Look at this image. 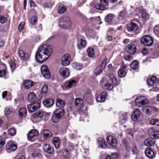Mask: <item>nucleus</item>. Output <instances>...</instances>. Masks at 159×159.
<instances>
[{
	"instance_id": "nucleus-1",
	"label": "nucleus",
	"mask_w": 159,
	"mask_h": 159,
	"mask_svg": "<svg viewBox=\"0 0 159 159\" xmlns=\"http://www.w3.org/2000/svg\"><path fill=\"white\" fill-rule=\"evenodd\" d=\"M52 53V48L50 45L47 44L41 45L36 53V59L39 63H43L49 57Z\"/></svg>"
},
{
	"instance_id": "nucleus-2",
	"label": "nucleus",
	"mask_w": 159,
	"mask_h": 159,
	"mask_svg": "<svg viewBox=\"0 0 159 159\" xmlns=\"http://www.w3.org/2000/svg\"><path fill=\"white\" fill-rule=\"evenodd\" d=\"M59 25L61 28L63 29L69 28L71 25V22L69 17L65 16L60 18L59 21Z\"/></svg>"
},
{
	"instance_id": "nucleus-3",
	"label": "nucleus",
	"mask_w": 159,
	"mask_h": 159,
	"mask_svg": "<svg viewBox=\"0 0 159 159\" xmlns=\"http://www.w3.org/2000/svg\"><path fill=\"white\" fill-rule=\"evenodd\" d=\"M65 112V110L63 108H59L56 110L52 117V122L55 123L58 122L60 118L64 115Z\"/></svg>"
},
{
	"instance_id": "nucleus-4",
	"label": "nucleus",
	"mask_w": 159,
	"mask_h": 159,
	"mask_svg": "<svg viewBox=\"0 0 159 159\" xmlns=\"http://www.w3.org/2000/svg\"><path fill=\"white\" fill-rule=\"evenodd\" d=\"M135 102L137 106L141 107L148 103L149 101L145 97L140 96L136 99Z\"/></svg>"
},
{
	"instance_id": "nucleus-5",
	"label": "nucleus",
	"mask_w": 159,
	"mask_h": 159,
	"mask_svg": "<svg viewBox=\"0 0 159 159\" xmlns=\"http://www.w3.org/2000/svg\"><path fill=\"white\" fill-rule=\"evenodd\" d=\"M141 43L147 46H151L153 43L152 38L149 35L143 36L140 40Z\"/></svg>"
},
{
	"instance_id": "nucleus-6",
	"label": "nucleus",
	"mask_w": 159,
	"mask_h": 159,
	"mask_svg": "<svg viewBox=\"0 0 159 159\" xmlns=\"http://www.w3.org/2000/svg\"><path fill=\"white\" fill-rule=\"evenodd\" d=\"M52 135V133L50 131L48 130L45 129L41 132L40 139L41 141H44L51 137Z\"/></svg>"
},
{
	"instance_id": "nucleus-7",
	"label": "nucleus",
	"mask_w": 159,
	"mask_h": 159,
	"mask_svg": "<svg viewBox=\"0 0 159 159\" xmlns=\"http://www.w3.org/2000/svg\"><path fill=\"white\" fill-rule=\"evenodd\" d=\"M83 103V100L82 99L79 98H76L75 100V104L76 106H81L79 109L78 111L84 112L85 111L87 110L88 108L86 106H84L82 105Z\"/></svg>"
},
{
	"instance_id": "nucleus-8",
	"label": "nucleus",
	"mask_w": 159,
	"mask_h": 159,
	"mask_svg": "<svg viewBox=\"0 0 159 159\" xmlns=\"http://www.w3.org/2000/svg\"><path fill=\"white\" fill-rule=\"evenodd\" d=\"M41 71L43 76L45 78L48 79L50 78V73L48 68L46 65H43L41 66Z\"/></svg>"
},
{
	"instance_id": "nucleus-9",
	"label": "nucleus",
	"mask_w": 159,
	"mask_h": 159,
	"mask_svg": "<svg viewBox=\"0 0 159 159\" xmlns=\"http://www.w3.org/2000/svg\"><path fill=\"white\" fill-rule=\"evenodd\" d=\"M17 148V146L15 143L12 140L8 141L6 145V149L8 152L14 151Z\"/></svg>"
},
{
	"instance_id": "nucleus-10",
	"label": "nucleus",
	"mask_w": 159,
	"mask_h": 159,
	"mask_svg": "<svg viewBox=\"0 0 159 159\" xmlns=\"http://www.w3.org/2000/svg\"><path fill=\"white\" fill-rule=\"evenodd\" d=\"M148 133L150 137L154 139L159 138V131L156 130L153 128H150L148 129Z\"/></svg>"
},
{
	"instance_id": "nucleus-11",
	"label": "nucleus",
	"mask_w": 159,
	"mask_h": 159,
	"mask_svg": "<svg viewBox=\"0 0 159 159\" xmlns=\"http://www.w3.org/2000/svg\"><path fill=\"white\" fill-rule=\"evenodd\" d=\"M59 72L60 75L65 78L68 77L70 75L69 70L66 67H64L60 68Z\"/></svg>"
},
{
	"instance_id": "nucleus-12",
	"label": "nucleus",
	"mask_w": 159,
	"mask_h": 159,
	"mask_svg": "<svg viewBox=\"0 0 159 159\" xmlns=\"http://www.w3.org/2000/svg\"><path fill=\"white\" fill-rule=\"evenodd\" d=\"M140 111L139 109H137L131 116V118L134 121L141 120Z\"/></svg>"
},
{
	"instance_id": "nucleus-13",
	"label": "nucleus",
	"mask_w": 159,
	"mask_h": 159,
	"mask_svg": "<svg viewBox=\"0 0 159 159\" xmlns=\"http://www.w3.org/2000/svg\"><path fill=\"white\" fill-rule=\"evenodd\" d=\"M70 56L68 54H66L62 57V64L64 66H67L70 64Z\"/></svg>"
},
{
	"instance_id": "nucleus-14",
	"label": "nucleus",
	"mask_w": 159,
	"mask_h": 159,
	"mask_svg": "<svg viewBox=\"0 0 159 159\" xmlns=\"http://www.w3.org/2000/svg\"><path fill=\"white\" fill-rule=\"evenodd\" d=\"M108 143L111 146H115L117 144V141L116 139L113 136L109 135L107 138Z\"/></svg>"
},
{
	"instance_id": "nucleus-15",
	"label": "nucleus",
	"mask_w": 159,
	"mask_h": 159,
	"mask_svg": "<svg viewBox=\"0 0 159 159\" xmlns=\"http://www.w3.org/2000/svg\"><path fill=\"white\" fill-rule=\"evenodd\" d=\"M39 134L38 131L35 129H32L27 134L28 139L31 140Z\"/></svg>"
},
{
	"instance_id": "nucleus-16",
	"label": "nucleus",
	"mask_w": 159,
	"mask_h": 159,
	"mask_svg": "<svg viewBox=\"0 0 159 159\" xmlns=\"http://www.w3.org/2000/svg\"><path fill=\"white\" fill-rule=\"evenodd\" d=\"M126 50L129 53L133 54L136 51L137 48L134 44H130L127 46L126 48Z\"/></svg>"
},
{
	"instance_id": "nucleus-17",
	"label": "nucleus",
	"mask_w": 159,
	"mask_h": 159,
	"mask_svg": "<svg viewBox=\"0 0 159 159\" xmlns=\"http://www.w3.org/2000/svg\"><path fill=\"white\" fill-rule=\"evenodd\" d=\"M146 156L150 159L153 158L155 155L152 150L150 147L147 148L145 151Z\"/></svg>"
},
{
	"instance_id": "nucleus-18",
	"label": "nucleus",
	"mask_w": 159,
	"mask_h": 159,
	"mask_svg": "<svg viewBox=\"0 0 159 159\" xmlns=\"http://www.w3.org/2000/svg\"><path fill=\"white\" fill-rule=\"evenodd\" d=\"M157 108L154 107L146 106L142 108L143 112L147 114L150 113L152 111H156Z\"/></svg>"
},
{
	"instance_id": "nucleus-19",
	"label": "nucleus",
	"mask_w": 159,
	"mask_h": 159,
	"mask_svg": "<svg viewBox=\"0 0 159 159\" xmlns=\"http://www.w3.org/2000/svg\"><path fill=\"white\" fill-rule=\"evenodd\" d=\"M18 55L20 58L23 60L27 61L29 59V56L28 54L22 50L19 51Z\"/></svg>"
},
{
	"instance_id": "nucleus-20",
	"label": "nucleus",
	"mask_w": 159,
	"mask_h": 159,
	"mask_svg": "<svg viewBox=\"0 0 159 159\" xmlns=\"http://www.w3.org/2000/svg\"><path fill=\"white\" fill-rule=\"evenodd\" d=\"M43 148L45 151L47 152L50 154H52L54 151L53 148L50 147L49 145L47 143L44 144Z\"/></svg>"
},
{
	"instance_id": "nucleus-21",
	"label": "nucleus",
	"mask_w": 159,
	"mask_h": 159,
	"mask_svg": "<svg viewBox=\"0 0 159 159\" xmlns=\"http://www.w3.org/2000/svg\"><path fill=\"white\" fill-rule=\"evenodd\" d=\"M107 93L104 92L98 95L97 98V100L99 102H102L106 100V96Z\"/></svg>"
},
{
	"instance_id": "nucleus-22",
	"label": "nucleus",
	"mask_w": 159,
	"mask_h": 159,
	"mask_svg": "<svg viewBox=\"0 0 159 159\" xmlns=\"http://www.w3.org/2000/svg\"><path fill=\"white\" fill-rule=\"evenodd\" d=\"M97 140L98 144L102 148L104 149L107 147V143L103 138H99Z\"/></svg>"
},
{
	"instance_id": "nucleus-23",
	"label": "nucleus",
	"mask_w": 159,
	"mask_h": 159,
	"mask_svg": "<svg viewBox=\"0 0 159 159\" xmlns=\"http://www.w3.org/2000/svg\"><path fill=\"white\" fill-rule=\"evenodd\" d=\"M144 143L146 146H152L154 145L155 141L154 139L151 137L145 140L144 142Z\"/></svg>"
},
{
	"instance_id": "nucleus-24",
	"label": "nucleus",
	"mask_w": 159,
	"mask_h": 159,
	"mask_svg": "<svg viewBox=\"0 0 159 159\" xmlns=\"http://www.w3.org/2000/svg\"><path fill=\"white\" fill-rule=\"evenodd\" d=\"M76 81L73 80H71L66 81L65 84V86L66 88H70L75 85Z\"/></svg>"
},
{
	"instance_id": "nucleus-25",
	"label": "nucleus",
	"mask_w": 159,
	"mask_h": 159,
	"mask_svg": "<svg viewBox=\"0 0 159 159\" xmlns=\"http://www.w3.org/2000/svg\"><path fill=\"white\" fill-rule=\"evenodd\" d=\"M54 103L53 100L52 98H48L43 101V104L47 107L52 106Z\"/></svg>"
},
{
	"instance_id": "nucleus-26",
	"label": "nucleus",
	"mask_w": 159,
	"mask_h": 159,
	"mask_svg": "<svg viewBox=\"0 0 159 159\" xmlns=\"http://www.w3.org/2000/svg\"><path fill=\"white\" fill-rule=\"evenodd\" d=\"M23 83L24 87L26 89H30L34 85V84L33 82L28 80H25L24 82Z\"/></svg>"
},
{
	"instance_id": "nucleus-27",
	"label": "nucleus",
	"mask_w": 159,
	"mask_h": 159,
	"mask_svg": "<svg viewBox=\"0 0 159 159\" xmlns=\"http://www.w3.org/2000/svg\"><path fill=\"white\" fill-rule=\"evenodd\" d=\"M53 143L56 148H58L60 146V141L59 138L58 137H54L52 140Z\"/></svg>"
},
{
	"instance_id": "nucleus-28",
	"label": "nucleus",
	"mask_w": 159,
	"mask_h": 159,
	"mask_svg": "<svg viewBox=\"0 0 159 159\" xmlns=\"http://www.w3.org/2000/svg\"><path fill=\"white\" fill-rule=\"evenodd\" d=\"M102 83V86H104L106 87L107 89L108 90H111L113 88V86L111 84L109 83L106 80L102 82V80L101 81Z\"/></svg>"
},
{
	"instance_id": "nucleus-29",
	"label": "nucleus",
	"mask_w": 159,
	"mask_h": 159,
	"mask_svg": "<svg viewBox=\"0 0 159 159\" xmlns=\"http://www.w3.org/2000/svg\"><path fill=\"white\" fill-rule=\"evenodd\" d=\"M66 102L59 98H57V99L56 105L58 107L61 108L63 107L66 104Z\"/></svg>"
},
{
	"instance_id": "nucleus-30",
	"label": "nucleus",
	"mask_w": 159,
	"mask_h": 159,
	"mask_svg": "<svg viewBox=\"0 0 159 159\" xmlns=\"http://www.w3.org/2000/svg\"><path fill=\"white\" fill-rule=\"evenodd\" d=\"M46 114V113L45 112L41 110L36 111L35 113L33 115V116L35 118H37V117L41 118L43 116L45 115Z\"/></svg>"
},
{
	"instance_id": "nucleus-31",
	"label": "nucleus",
	"mask_w": 159,
	"mask_h": 159,
	"mask_svg": "<svg viewBox=\"0 0 159 159\" xmlns=\"http://www.w3.org/2000/svg\"><path fill=\"white\" fill-rule=\"evenodd\" d=\"M137 25L136 23L131 22L127 27V30L129 32L133 31L137 27Z\"/></svg>"
},
{
	"instance_id": "nucleus-32",
	"label": "nucleus",
	"mask_w": 159,
	"mask_h": 159,
	"mask_svg": "<svg viewBox=\"0 0 159 159\" xmlns=\"http://www.w3.org/2000/svg\"><path fill=\"white\" fill-rule=\"evenodd\" d=\"M19 115L21 117H25L27 114L26 109L25 107H22L19 109L18 111Z\"/></svg>"
},
{
	"instance_id": "nucleus-33",
	"label": "nucleus",
	"mask_w": 159,
	"mask_h": 159,
	"mask_svg": "<svg viewBox=\"0 0 159 159\" xmlns=\"http://www.w3.org/2000/svg\"><path fill=\"white\" fill-rule=\"evenodd\" d=\"M156 81V78L155 76H153L150 79L147 80V83L150 86H153Z\"/></svg>"
},
{
	"instance_id": "nucleus-34",
	"label": "nucleus",
	"mask_w": 159,
	"mask_h": 159,
	"mask_svg": "<svg viewBox=\"0 0 159 159\" xmlns=\"http://www.w3.org/2000/svg\"><path fill=\"white\" fill-rule=\"evenodd\" d=\"M28 98L30 101L33 102L36 100V96L34 92H31L28 95Z\"/></svg>"
},
{
	"instance_id": "nucleus-35",
	"label": "nucleus",
	"mask_w": 159,
	"mask_h": 159,
	"mask_svg": "<svg viewBox=\"0 0 159 159\" xmlns=\"http://www.w3.org/2000/svg\"><path fill=\"white\" fill-rule=\"evenodd\" d=\"M138 61L137 60H134L130 64V67L133 70H136L138 67Z\"/></svg>"
},
{
	"instance_id": "nucleus-36",
	"label": "nucleus",
	"mask_w": 159,
	"mask_h": 159,
	"mask_svg": "<svg viewBox=\"0 0 159 159\" xmlns=\"http://www.w3.org/2000/svg\"><path fill=\"white\" fill-rule=\"evenodd\" d=\"M114 16L113 14H108L105 17V21L107 22H110L111 21Z\"/></svg>"
},
{
	"instance_id": "nucleus-37",
	"label": "nucleus",
	"mask_w": 159,
	"mask_h": 159,
	"mask_svg": "<svg viewBox=\"0 0 159 159\" xmlns=\"http://www.w3.org/2000/svg\"><path fill=\"white\" fill-rule=\"evenodd\" d=\"M88 56L90 57H93L94 56L95 53L94 49L92 48H89L87 50Z\"/></svg>"
},
{
	"instance_id": "nucleus-38",
	"label": "nucleus",
	"mask_w": 159,
	"mask_h": 159,
	"mask_svg": "<svg viewBox=\"0 0 159 159\" xmlns=\"http://www.w3.org/2000/svg\"><path fill=\"white\" fill-rule=\"evenodd\" d=\"M66 10V8L63 5H60L58 7V11L59 14H62Z\"/></svg>"
},
{
	"instance_id": "nucleus-39",
	"label": "nucleus",
	"mask_w": 159,
	"mask_h": 159,
	"mask_svg": "<svg viewBox=\"0 0 159 159\" xmlns=\"http://www.w3.org/2000/svg\"><path fill=\"white\" fill-rule=\"evenodd\" d=\"M129 116V114L128 113H125L123 114L120 117V119H121L120 121L122 123H125L127 119V118Z\"/></svg>"
},
{
	"instance_id": "nucleus-40",
	"label": "nucleus",
	"mask_w": 159,
	"mask_h": 159,
	"mask_svg": "<svg viewBox=\"0 0 159 159\" xmlns=\"http://www.w3.org/2000/svg\"><path fill=\"white\" fill-rule=\"evenodd\" d=\"M73 67L77 70H80L83 68V65L80 63L75 62L72 64Z\"/></svg>"
},
{
	"instance_id": "nucleus-41",
	"label": "nucleus",
	"mask_w": 159,
	"mask_h": 159,
	"mask_svg": "<svg viewBox=\"0 0 159 159\" xmlns=\"http://www.w3.org/2000/svg\"><path fill=\"white\" fill-rule=\"evenodd\" d=\"M141 13L142 17L143 19L147 20L149 19V14L146 11L144 10H142L141 11Z\"/></svg>"
},
{
	"instance_id": "nucleus-42",
	"label": "nucleus",
	"mask_w": 159,
	"mask_h": 159,
	"mask_svg": "<svg viewBox=\"0 0 159 159\" xmlns=\"http://www.w3.org/2000/svg\"><path fill=\"white\" fill-rule=\"evenodd\" d=\"M92 95L90 91H87L84 95V98L85 100L89 101L91 100Z\"/></svg>"
},
{
	"instance_id": "nucleus-43",
	"label": "nucleus",
	"mask_w": 159,
	"mask_h": 159,
	"mask_svg": "<svg viewBox=\"0 0 159 159\" xmlns=\"http://www.w3.org/2000/svg\"><path fill=\"white\" fill-rule=\"evenodd\" d=\"M118 74L119 77L123 78L126 75L125 71L122 69L119 70L118 72Z\"/></svg>"
},
{
	"instance_id": "nucleus-44",
	"label": "nucleus",
	"mask_w": 159,
	"mask_h": 159,
	"mask_svg": "<svg viewBox=\"0 0 159 159\" xmlns=\"http://www.w3.org/2000/svg\"><path fill=\"white\" fill-rule=\"evenodd\" d=\"M151 125H156L158 126H159V120L152 119L150 120L149 121Z\"/></svg>"
},
{
	"instance_id": "nucleus-45",
	"label": "nucleus",
	"mask_w": 159,
	"mask_h": 159,
	"mask_svg": "<svg viewBox=\"0 0 159 159\" xmlns=\"http://www.w3.org/2000/svg\"><path fill=\"white\" fill-rule=\"evenodd\" d=\"M62 153L63 157L66 159H69V153L68 151L66 149H63L62 151Z\"/></svg>"
},
{
	"instance_id": "nucleus-46",
	"label": "nucleus",
	"mask_w": 159,
	"mask_h": 159,
	"mask_svg": "<svg viewBox=\"0 0 159 159\" xmlns=\"http://www.w3.org/2000/svg\"><path fill=\"white\" fill-rule=\"evenodd\" d=\"M48 90V86L47 85H44L43 86L41 90V93L43 95L45 96Z\"/></svg>"
},
{
	"instance_id": "nucleus-47",
	"label": "nucleus",
	"mask_w": 159,
	"mask_h": 159,
	"mask_svg": "<svg viewBox=\"0 0 159 159\" xmlns=\"http://www.w3.org/2000/svg\"><path fill=\"white\" fill-rule=\"evenodd\" d=\"M105 6L102 5L101 4H100L99 3H97L95 5V8L97 9L103 10L105 8Z\"/></svg>"
},
{
	"instance_id": "nucleus-48",
	"label": "nucleus",
	"mask_w": 159,
	"mask_h": 159,
	"mask_svg": "<svg viewBox=\"0 0 159 159\" xmlns=\"http://www.w3.org/2000/svg\"><path fill=\"white\" fill-rule=\"evenodd\" d=\"M16 130L14 128H11L9 129L8 131V133L11 136H14L16 134Z\"/></svg>"
},
{
	"instance_id": "nucleus-49",
	"label": "nucleus",
	"mask_w": 159,
	"mask_h": 159,
	"mask_svg": "<svg viewBox=\"0 0 159 159\" xmlns=\"http://www.w3.org/2000/svg\"><path fill=\"white\" fill-rule=\"evenodd\" d=\"M110 79L114 84H117V80L114 75L111 74L109 76Z\"/></svg>"
},
{
	"instance_id": "nucleus-50",
	"label": "nucleus",
	"mask_w": 159,
	"mask_h": 159,
	"mask_svg": "<svg viewBox=\"0 0 159 159\" xmlns=\"http://www.w3.org/2000/svg\"><path fill=\"white\" fill-rule=\"evenodd\" d=\"M110 79L114 84H117V80L114 75L111 74L109 76Z\"/></svg>"
},
{
	"instance_id": "nucleus-51",
	"label": "nucleus",
	"mask_w": 159,
	"mask_h": 159,
	"mask_svg": "<svg viewBox=\"0 0 159 159\" xmlns=\"http://www.w3.org/2000/svg\"><path fill=\"white\" fill-rule=\"evenodd\" d=\"M37 21V16H33L31 18L30 21V23L32 25H34Z\"/></svg>"
},
{
	"instance_id": "nucleus-52",
	"label": "nucleus",
	"mask_w": 159,
	"mask_h": 159,
	"mask_svg": "<svg viewBox=\"0 0 159 159\" xmlns=\"http://www.w3.org/2000/svg\"><path fill=\"white\" fill-rule=\"evenodd\" d=\"M125 16V11H122L120 12L118 15V18L119 20H122L123 19Z\"/></svg>"
},
{
	"instance_id": "nucleus-53",
	"label": "nucleus",
	"mask_w": 159,
	"mask_h": 159,
	"mask_svg": "<svg viewBox=\"0 0 159 159\" xmlns=\"http://www.w3.org/2000/svg\"><path fill=\"white\" fill-rule=\"evenodd\" d=\"M86 45V41L85 40L80 39V46L81 48L84 47Z\"/></svg>"
},
{
	"instance_id": "nucleus-54",
	"label": "nucleus",
	"mask_w": 159,
	"mask_h": 159,
	"mask_svg": "<svg viewBox=\"0 0 159 159\" xmlns=\"http://www.w3.org/2000/svg\"><path fill=\"white\" fill-rule=\"evenodd\" d=\"M125 132L127 134L133 136L135 131L134 130H132L131 129H127L126 130Z\"/></svg>"
},
{
	"instance_id": "nucleus-55",
	"label": "nucleus",
	"mask_w": 159,
	"mask_h": 159,
	"mask_svg": "<svg viewBox=\"0 0 159 159\" xmlns=\"http://www.w3.org/2000/svg\"><path fill=\"white\" fill-rule=\"evenodd\" d=\"M12 109L9 107H6L4 110L5 113L6 115H8L11 113L12 112Z\"/></svg>"
},
{
	"instance_id": "nucleus-56",
	"label": "nucleus",
	"mask_w": 159,
	"mask_h": 159,
	"mask_svg": "<svg viewBox=\"0 0 159 159\" xmlns=\"http://www.w3.org/2000/svg\"><path fill=\"white\" fill-rule=\"evenodd\" d=\"M7 74L6 69H4L3 70H0V77H3L6 75Z\"/></svg>"
},
{
	"instance_id": "nucleus-57",
	"label": "nucleus",
	"mask_w": 159,
	"mask_h": 159,
	"mask_svg": "<svg viewBox=\"0 0 159 159\" xmlns=\"http://www.w3.org/2000/svg\"><path fill=\"white\" fill-rule=\"evenodd\" d=\"M7 21V19L3 16H0V22L2 24H4Z\"/></svg>"
},
{
	"instance_id": "nucleus-58",
	"label": "nucleus",
	"mask_w": 159,
	"mask_h": 159,
	"mask_svg": "<svg viewBox=\"0 0 159 159\" xmlns=\"http://www.w3.org/2000/svg\"><path fill=\"white\" fill-rule=\"evenodd\" d=\"M107 61V58H105L103 60L100 65L101 68V69H103L104 68L106 65Z\"/></svg>"
},
{
	"instance_id": "nucleus-59",
	"label": "nucleus",
	"mask_w": 159,
	"mask_h": 159,
	"mask_svg": "<svg viewBox=\"0 0 159 159\" xmlns=\"http://www.w3.org/2000/svg\"><path fill=\"white\" fill-rule=\"evenodd\" d=\"M32 104L34 108L35 111L38 109L40 107V104L38 102H35Z\"/></svg>"
},
{
	"instance_id": "nucleus-60",
	"label": "nucleus",
	"mask_w": 159,
	"mask_h": 159,
	"mask_svg": "<svg viewBox=\"0 0 159 159\" xmlns=\"http://www.w3.org/2000/svg\"><path fill=\"white\" fill-rule=\"evenodd\" d=\"M16 63L15 62L11 61L10 64V67L11 71H14L16 68Z\"/></svg>"
},
{
	"instance_id": "nucleus-61",
	"label": "nucleus",
	"mask_w": 159,
	"mask_h": 159,
	"mask_svg": "<svg viewBox=\"0 0 159 159\" xmlns=\"http://www.w3.org/2000/svg\"><path fill=\"white\" fill-rule=\"evenodd\" d=\"M28 108L29 111L31 112H33L35 111L34 108L32 104L28 105Z\"/></svg>"
},
{
	"instance_id": "nucleus-62",
	"label": "nucleus",
	"mask_w": 159,
	"mask_h": 159,
	"mask_svg": "<svg viewBox=\"0 0 159 159\" xmlns=\"http://www.w3.org/2000/svg\"><path fill=\"white\" fill-rule=\"evenodd\" d=\"M124 59L126 60L130 61L133 59V57L131 55H128L125 56Z\"/></svg>"
},
{
	"instance_id": "nucleus-63",
	"label": "nucleus",
	"mask_w": 159,
	"mask_h": 159,
	"mask_svg": "<svg viewBox=\"0 0 159 159\" xmlns=\"http://www.w3.org/2000/svg\"><path fill=\"white\" fill-rule=\"evenodd\" d=\"M100 3L105 6H107L108 4L107 0H100Z\"/></svg>"
},
{
	"instance_id": "nucleus-64",
	"label": "nucleus",
	"mask_w": 159,
	"mask_h": 159,
	"mask_svg": "<svg viewBox=\"0 0 159 159\" xmlns=\"http://www.w3.org/2000/svg\"><path fill=\"white\" fill-rule=\"evenodd\" d=\"M24 25V23L23 22H21L19 25L18 29L19 31H21L23 29Z\"/></svg>"
}]
</instances>
